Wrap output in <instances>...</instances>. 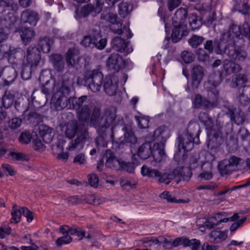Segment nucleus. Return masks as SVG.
Instances as JSON below:
<instances>
[{"label": "nucleus", "instance_id": "nucleus-29", "mask_svg": "<svg viewBox=\"0 0 250 250\" xmlns=\"http://www.w3.org/2000/svg\"><path fill=\"white\" fill-rule=\"evenodd\" d=\"M84 140L83 135L77 137L75 140L71 141L66 149L69 151H73L76 149H81L83 147Z\"/></svg>", "mask_w": 250, "mask_h": 250}, {"label": "nucleus", "instance_id": "nucleus-41", "mask_svg": "<svg viewBox=\"0 0 250 250\" xmlns=\"http://www.w3.org/2000/svg\"><path fill=\"white\" fill-rule=\"evenodd\" d=\"M11 214L12 216L11 222L19 223L22 214V208H19L17 205H13L11 210Z\"/></svg>", "mask_w": 250, "mask_h": 250}, {"label": "nucleus", "instance_id": "nucleus-49", "mask_svg": "<svg viewBox=\"0 0 250 250\" xmlns=\"http://www.w3.org/2000/svg\"><path fill=\"white\" fill-rule=\"evenodd\" d=\"M181 56L183 61L186 63L191 62L194 58L193 53L188 51L182 52Z\"/></svg>", "mask_w": 250, "mask_h": 250}, {"label": "nucleus", "instance_id": "nucleus-13", "mask_svg": "<svg viewBox=\"0 0 250 250\" xmlns=\"http://www.w3.org/2000/svg\"><path fill=\"white\" fill-rule=\"evenodd\" d=\"M129 42L119 37L114 38L111 42V46L115 50L121 53H125L126 55L130 53L133 51L131 47L129 46Z\"/></svg>", "mask_w": 250, "mask_h": 250}, {"label": "nucleus", "instance_id": "nucleus-26", "mask_svg": "<svg viewBox=\"0 0 250 250\" xmlns=\"http://www.w3.org/2000/svg\"><path fill=\"white\" fill-rule=\"evenodd\" d=\"M223 67L227 75L239 72L241 70L240 65L228 60L224 62Z\"/></svg>", "mask_w": 250, "mask_h": 250}, {"label": "nucleus", "instance_id": "nucleus-15", "mask_svg": "<svg viewBox=\"0 0 250 250\" xmlns=\"http://www.w3.org/2000/svg\"><path fill=\"white\" fill-rule=\"evenodd\" d=\"M104 88L105 92L108 95H115L118 89L116 79L114 77H106L104 81Z\"/></svg>", "mask_w": 250, "mask_h": 250}, {"label": "nucleus", "instance_id": "nucleus-64", "mask_svg": "<svg viewBox=\"0 0 250 250\" xmlns=\"http://www.w3.org/2000/svg\"><path fill=\"white\" fill-rule=\"evenodd\" d=\"M88 182L91 187L97 188L99 183L98 177L95 174H90L88 176Z\"/></svg>", "mask_w": 250, "mask_h": 250}, {"label": "nucleus", "instance_id": "nucleus-23", "mask_svg": "<svg viewBox=\"0 0 250 250\" xmlns=\"http://www.w3.org/2000/svg\"><path fill=\"white\" fill-rule=\"evenodd\" d=\"M79 59V50L75 48H70L66 56V61L67 64L73 66L78 63Z\"/></svg>", "mask_w": 250, "mask_h": 250}, {"label": "nucleus", "instance_id": "nucleus-48", "mask_svg": "<svg viewBox=\"0 0 250 250\" xmlns=\"http://www.w3.org/2000/svg\"><path fill=\"white\" fill-rule=\"evenodd\" d=\"M160 197L161 198L166 199L168 202H172V203H183V200L182 199H179L177 200L170 194L169 192L167 191H164L161 195Z\"/></svg>", "mask_w": 250, "mask_h": 250}, {"label": "nucleus", "instance_id": "nucleus-35", "mask_svg": "<svg viewBox=\"0 0 250 250\" xmlns=\"http://www.w3.org/2000/svg\"><path fill=\"white\" fill-rule=\"evenodd\" d=\"M24 51L20 47H15L10 46L8 51L5 54L7 58L13 59H19L23 55Z\"/></svg>", "mask_w": 250, "mask_h": 250}, {"label": "nucleus", "instance_id": "nucleus-20", "mask_svg": "<svg viewBox=\"0 0 250 250\" xmlns=\"http://www.w3.org/2000/svg\"><path fill=\"white\" fill-rule=\"evenodd\" d=\"M228 217L224 218L221 216V213L219 212L208 218L206 222V226L209 229H213L222 222H228Z\"/></svg>", "mask_w": 250, "mask_h": 250}, {"label": "nucleus", "instance_id": "nucleus-7", "mask_svg": "<svg viewBox=\"0 0 250 250\" xmlns=\"http://www.w3.org/2000/svg\"><path fill=\"white\" fill-rule=\"evenodd\" d=\"M243 163V160L235 156L226 159L218 164V169L222 176L231 174L238 169V166Z\"/></svg>", "mask_w": 250, "mask_h": 250}, {"label": "nucleus", "instance_id": "nucleus-14", "mask_svg": "<svg viewBox=\"0 0 250 250\" xmlns=\"http://www.w3.org/2000/svg\"><path fill=\"white\" fill-rule=\"evenodd\" d=\"M39 20V14L35 11L28 9L21 13V21L23 23H28L32 26H36Z\"/></svg>", "mask_w": 250, "mask_h": 250}, {"label": "nucleus", "instance_id": "nucleus-51", "mask_svg": "<svg viewBox=\"0 0 250 250\" xmlns=\"http://www.w3.org/2000/svg\"><path fill=\"white\" fill-rule=\"evenodd\" d=\"M45 128H46V131L48 133L46 134H43L42 135H41V136H42V140L45 143H49L52 141L53 139V129L49 127H45Z\"/></svg>", "mask_w": 250, "mask_h": 250}, {"label": "nucleus", "instance_id": "nucleus-57", "mask_svg": "<svg viewBox=\"0 0 250 250\" xmlns=\"http://www.w3.org/2000/svg\"><path fill=\"white\" fill-rule=\"evenodd\" d=\"M163 243L164 247L168 250H170L173 248L176 247V246H175L174 244V240L170 241L163 237L160 236L159 243Z\"/></svg>", "mask_w": 250, "mask_h": 250}, {"label": "nucleus", "instance_id": "nucleus-21", "mask_svg": "<svg viewBox=\"0 0 250 250\" xmlns=\"http://www.w3.org/2000/svg\"><path fill=\"white\" fill-rule=\"evenodd\" d=\"M63 144V140H59L57 144L52 145V149L54 154H57L58 151L59 152L57 156V159L66 162L69 157V153L68 152H62L64 149Z\"/></svg>", "mask_w": 250, "mask_h": 250}, {"label": "nucleus", "instance_id": "nucleus-58", "mask_svg": "<svg viewBox=\"0 0 250 250\" xmlns=\"http://www.w3.org/2000/svg\"><path fill=\"white\" fill-rule=\"evenodd\" d=\"M199 120L205 125H209L212 123L211 119L208 115L204 112L200 113L199 115Z\"/></svg>", "mask_w": 250, "mask_h": 250}, {"label": "nucleus", "instance_id": "nucleus-32", "mask_svg": "<svg viewBox=\"0 0 250 250\" xmlns=\"http://www.w3.org/2000/svg\"><path fill=\"white\" fill-rule=\"evenodd\" d=\"M78 126L76 121H71L66 125L65 134L68 138L74 137L78 130Z\"/></svg>", "mask_w": 250, "mask_h": 250}, {"label": "nucleus", "instance_id": "nucleus-4", "mask_svg": "<svg viewBox=\"0 0 250 250\" xmlns=\"http://www.w3.org/2000/svg\"><path fill=\"white\" fill-rule=\"evenodd\" d=\"M84 80L89 89L93 92H97L101 88L104 75L98 70H88L85 74Z\"/></svg>", "mask_w": 250, "mask_h": 250}, {"label": "nucleus", "instance_id": "nucleus-63", "mask_svg": "<svg viewBox=\"0 0 250 250\" xmlns=\"http://www.w3.org/2000/svg\"><path fill=\"white\" fill-rule=\"evenodd\" d=\"M241 32L243 36L250 37V25L247 22H245L241 26Z\"/></svg>", "mask_w": 250, "mask_h": 250}, {"label": "nucleus", "instance_id": "nucleus-46", "mask_svg": "<svg viewBox=\"0 0 250 250\" xmlns=\"http://www.w3.org/2000/svg\"><path fill=\"white\" fill-rule=\"evenodd\" d=\"M125 138L126 142L132 144H135L137 142V137L135 136L134 133L131 129H125L124 133Z\"/></svg>", "mask_w": 250, "mask_h": 250}, {"label": "nucleus", "instance_id": "nucleus-38", "mask_svg": "<svg viewBox=\"0 0 250 250\" xmlns=\"http://www.w3.org/2000/svg\"><path fill=\"white\" fill-rule=\"evenodd\" d=\"M50 59L56 70L58 71H62L63 70L64 63L61 55L53 54L51 56Z\"/></svg>", "mask_w": 250, "mask_h": 250}, {"label": "nucleus", "instance_id": "nucleus-30", "mask_svg": "<svg viewBox=\"0 0 250 250\" xmlns=\"http://www.w3.org/2000/svg\"><path fill=\"white\" fill-rule=\"evenodd\" d=\"M118 12L122 18H125L129 15L133 10V6L126 2H122L118 5Z\"/></svg>", "mask_w": 250, "mask_h": 250}, {"label": "nucleus", "instance_id": "nucleus-2", "mask_svg": "<svg viewBox=\"0 0 250 250\" xmlns=\"http://www.w3.org/2000/svg\"><path fill=\"white\" fill-rule=\"evenodd\" d=\"M188 134L187 135L186 141L181 137L178 138L179 144L178 145V152L175 155H178L182 149L185 151H188L192 149L193 144H198L200 143L199 136L200 133V128L199 125L194 122H189L188 127Z\"/></svg>", "mask_w": 250, "mask_h": 250}, {"label": "nucleus", "instance_id": "nucleus-1", "mask_svg": "<svg viewBox=\"0 0 250 250\" xmlns=\"http://www.w3.org/2000/svg\"><path fill=\"white\" fill-rule=\"evenodd\" d=\"M77 113L78 119L83 122L84 133L86 131L85 125H87L88 121L90 126L106 128L113 124L116 117V111L113 108H107L102 114L100 108L98 107L93 109L90 116L91 110L88 105L82 106Z\"/></svg>", "mask_w": 250, "mask_h": 250}, {"label": "nucleus", "instance_id": "nucleus-33", "mask_svg": "<svg viewBox=\"0 0 250 250\" xmlns=\"http://www.w3.org/2000/svg\"><path fill=\"white\" fill-rule=\"evenodd\" d=\"M205 102H206L205 98H203L200 94H196L192 100L193 106L196 109L203 108L208 110V107L206 105L207 104Z\"/></svg>", "mask_w": 250, "mask_h": 250}, {"label": "nucleus", "instance_id": "nucleus-53", "mask_svg": "<svg viewBox=\"0 0 250 250\" xmlns=\"http://www.w3.org/2000/svg\"><path fill=\"white\" fill-rule=\"evenodd\" d=\"M32 136L29 132H22L19 138V140L21 143L28 144L30 142Z\"/></svg>", "mask_w": 250, "mask_h": 250}, {"label": "nucleus", "instance_id": "nucleus-12", "mask_svg": "<svg viewBox=\"0 0 250 250\" xmlns=\"http://www.w3.org/2000/svg\"><path fill=\"white\" fill-rule=\"evenodd\" d=\"M106 65L109 69L118 72L125 67L126 62L119 54L112 53L107 58Z\"/></svg>", "mask_w": 250, "mask_h": 250}, {"label": "nucleus", "instance_id": "nucleus-47", "mask_svg": "<svg viewBox=\"0 0 250 250\" xmlns=\"http://www.w3.org/2000/svg\"><path fill=\"white\" fill-rule=\"evenodd\" d=\"M201 246V242L195 238L189 239L188 238L187 247H189L192 250H198Z\"/></svg>", "mask_w": 250, "mask_h": 250}, {"label": "nucleus", "instance_id": "nucleus-8", "mask_svg": "<svg viewBox=\"0 0 250 250\" xmlns=\"http://www.w3.org/2000/svg\"><path fill=\"white\" fill-rule=\"evenodd\" d=\"M220 83L219 82L212 83L210 81H208V84L209 85L206 88L207 92V97L206 102L207 104L206 106L208 107V110L216 107L219 104V91L216 88Z\"/></svg>", "mask_w": 250, "mask_h": 250}, {"label": "nucleus", "instance_id": "nucleus-42", "mask_svg": "<svg viewBox=\"0 0 250 250\" xmlns=\"http://www.w3.org/2000/svg\"><path fill=\"white\" fill-rule=\"evenodd\" d=\"M134 118L139 128L144 129L148 127L149 120L148 117L140 114L135 116Z\"/></svg>", "mask_w": 250, "mask_h": 250}, {"label": "nucleus", "instance_id": "nucleus-18", "mask_svg": "<svg viewBox=\"0 0 250 250\" xmlns=\"http://www.w3.org/2000/svg\"><path fill=\"white\" fill-rule=\"evenodd\" d=\"M188 10L187 8L181 7L178 9L172 18L174 26H179L184 24L187 19Z\"/></svg>", "mask_w": 250, "mask_h": 250}, {"label": "nucleus", "instance_id": "nucleus-52", "mask_svg": "<svg viewBox=\"0 0 250 250\" xmlns=\"http://www.w3.org/2000/svg\"><path fill=\"white\" fill-rule=\"evenodd\" d=\"M72 241V239L70 236L64 235L57 239L56 241V244L58 246H61L64 244H68Z\"/></svg>", "mask_w": 250, "mask_h": 250}, {"label": "nucleus", "instance_id": "nucleus-16", "mask_svg": "<svg viewBox=\"0 0 250 250\" xmlns=\"http://www.w3.org/2000/svg\"><path fill=\"white\" fill-rule=\"evenodd\" d=\"M4 86H9L11 84L17 77V73L15 69L12 67H6L1 72Z\"/></svg>", "mask_w": 250, "mask_h": 250}, {"label": "nucleus", "instance_id": "nucleus-59", "mask_svg": "<svg viewBox=\"0 0 250 250\" xmlns=\"http://www.w3.org/2000/svg\"><path fill=\"white\" fill-rule=\"evenodd\" d=\"M160 236L158 238L149 237L144 238L143 240V243L146 246H150L153 244L156 245L159 243Z\"/></svg>", "mask_w": 250, "mask_h": 250}, {"label": "nucleus", "instance_id": "nucleus-44", "mask_svg": "<svg viewBox=\"0 0 250 250\" xmlns=\"http://www.w3.org/2000/svg\"><path fill=\"white\" fill-rule=\"evenodd\" d=\"M205 40V38L200 36L193 35L188 40V43L193 48H197Z\"/></svg>", "mask_w": 250, "mask_h": 250}, {"label": "nucleus", "instance_id": "nucleus-10", "mask_svg": "<svg viewBox=\"0 0 250 250\" xmlns=\"http://www.w3.org/2000/svg\"><path fill=\"white\" fill-rule=\"evenodd\" d=\"M41 59L40 51L36 46H30L28 47L26 53V61L24 64L29 66L31 69L36 67Z\"/></svg>", "mask_w": 250, "mask_h": 250}, {"label": "nucleus", "instance_id": "nucleus-22", "mask_svg": "<svg viewBox=\"0 0 250 250\" xmlns=\"http://www.w3.org/2000/svg\"><path fill=\"white\" fill-rule=\"evenodd\" d=\"M232 33L234 36L236 38H239L241 35V26L238 25L232 24L230 26L228 32L224 33L222 34L221 38L222 41L224 42H229L231 39V34Z\"/></svg>", "mask_w": 250, "mask_h": 250}, {"label": "nucleus", "instance_id": "nucleus-54", "mask_svg": "<svg viewBox=\"0 0 250 250\" xmlns=\"http://www.w3.org/2000/svg\"><path fill=\"white\" fill-rule=\"evenodd\" d=\"M247 218L244 217L243 218L240 220H239L236 222L233 223L230 227L229 230L231 232V233H233L234 231H235L238 229L240 228L243 224L245 222Z\"/></svg>", "mask_w": 250, "mask_h": 250}, {"label": "nucleus", "instance_id": "nucleus-62", "mask_svg": "<svg viewBox=\"0 0 250 250\" xmlns=\"http://www.w3.org/2000/svg\"><path fill=\"white\" fill-rule=\"evenodd\" d=\"M10 155L12 158L17 161H28V158L26 155L22 153L10 152Z\"/></svg>", "mask_w": 250, "mask_h": 250}, {"label": "nucleus", "instance_id": "nucleus-39", "mask_svg": "<svg viewBox=\"0 0 250 250\" xmlns=\"http://www.w3.org/2000/svg\"><path fill=\"white\" fill-rule=\"evenodd\" d=\"M188 21L192 30L199 29L202 24L200 18L196 14H190Z\"/></svg>", "mask_w": 250, "mask_h": 250}, {"label": "nucleus", "instance_id": "nucleus-43", "mask_svg": "<svg viewBox=\"0 0 250 250\" xmlns=\"http://www.w3.org/2000/svg\"><path fill=\"white\" fill-rule=\"evenodd\" d=\"M248 81L247 77L246 75L239 74L233 76L232 82L234 86L233 87H236L246 83Z\"/></svg>", "mask_w": 250, "mask_h": 250}, {"label": "nucleus", "instance_id": "nucleus-27", "mask_svg": "<svg viewBox=\"0 0 250 250\" xmlns=\"http://www.w3.org/2000/svg\"><path fill=\"white\" fill-rule=\"evenodd\" d=\"M188 34V32L183 29L182 25L174 26L171 34V39L174 42L176 43L179 42L183 36H186Z\"/></svg>", "mask_w": 250, "mask_h": 250}, {"label": "nucleus", "instance_id": "nucleus-31", "mask_svg": "<svg viewBox=\"0 0 250 250\" xmlns=\"http://www.w3.org/2000/svg\"><path fill=\"white\" fill-rule=\"evenodd\" d=\"M154 131L157 138L160 141H164L169 136L168 128L165 125L160 126Z\"/></svg>", "mask_w": 250, "mask_h": 250}, {"label": "nucleus", "instance_id": "nucleus-34", "mask_svg": "<svg viewBox=\"0 0 250 250\" xmlns=\"http://www.w3.org/2000/svg\"><path fill=\"white\" fill-rule=\"evenodd\" d=\"M141 173L144 176L149 178H158L161 176V173L157 169L143 166L141 168Z\"/></svg>", "mask_w": 250, "mask_h": 250}, {"label": "nucleus", "instance_id": "nucleus-36", "mask_svg": "<svg viewBox=\"0 0 250 250\" xmlns=\"http://www.w3.org/2000/svg\"><path fill=\"white\" fill-rule=\"evenodd\" d=\"M97 131L99 132V135L96 138V143L98 147H106L107 146V142L106 141L104 134V131L107 128L97 127Z\"/></svg>", "mask_w": 250, "mask_h": 250}, {"label": "nucleus", "instance_id": "nucleus-6", "mask_svg": "<svg viewBox=\"0 0 250 250\" xmlns=\"http://www.w3.org/2000/svg\"><path fill=\"white\" fill-rule=\"evenodd\" d=\"M106 19L109 22L113 24L110 29L114 34L117 35H125L124 37L131 38L132 33L129 28L128 25H122V23L117 21L118 17L113 13H108L106 15Z\"/></svg>", "mask_w": 250, "mask_h": 250}, {"label": "nucleus", "instance_id": "nucleus-24", "mask_svg": "<svg viewBox=\"0 0 250 250\" xmlns=\"http://www.w3.org/2000/svg\"><path fill=\"white\" fill-rule=\"evenodd\" d=\"M86 99V96H82L78 99L71 97L67 100L68 104V108L79 110Z\"/></svg>", "mask_w": 250, "mask_h": 250}, {"label": "nucleus", "instance_id": "nucleus-61", "mask_svg": "<svg viewBox=\"0 0 250 250\" xmlns=\"http://www.w3.org/2000/svg\"><path fill=\"white\" fill-rule=\"evenodd\" d=\"M188 238L186 236L177 237L174 240V244L176 247L182 245L184 247H187Z\"/></svg>", "mask_w": 250, "mask_h": 250}, {"label": "nucleus", "instance_id": "nucleus-45", "mask_svg": "<svg viewBox=\"0 0 250 250\" xmlns=\"http://www.w3.org/2000/svg\"><path fill=\"white\" fill-rule=\"evenodd\" d=\"M21 119L18 117L13 118L8 121L7 126L12 130L19 128L22 124Z\"/></svg>", "mask_w": 250, "mask_h": 250}, {"label": "nucleus", "instance_id": "nucleus-28", "mask_svg": "<svg viewBox=\"0 0 250 250\" xmlns=\"http://www.w3.org/2000/svg\"><path fill=\"white\" fill-rule=\"evenodd\" d=\"M20 33L22 40L26 44L30 42L35 35V31L30 28H21Z\"/></svg>", "mask_w": 250, "mask_h": 250}, {"label": "nucleus", "instance_id": "nucleus-25", "mask_svg": "<svg viewBox=\"0 0 250 250\" xmlns=\"http://www.w3.org/2000/svg\"><path fill=\"white\" fill-rule=\"evenodd\" d=\"M152 153V147L150 144L144 143L138 150V155L142 159H146L149 158Z\"/></svg>", "mask_w": 250, "mask_h": 250}, {"label": "nucleus", "instance_id": "nucleus-11", "mask_svg": "<svg viewBox=\"0 0 250 250\" xmlns=\"http://www.w3.org/2000/svg\"><path fill=\"white\" fill-rule=\"evenodd\" d=\"M225 52L228 56L236 61H244L247 57V53L241 47L236 45H229L225 49Z\"/></svg>", "mask_w": 250, "mask_h": 250}, {"label": "nucleus", "instance_id": "nucleus-19", "mask_svg": "<svg viewBox=\"0 0 250 250\" xmlns=\"http://www.w3.org/2000/svg\"><path fill=\"white\" fill-rule=\"evenodd\" d=\"M228 230L220 231L213 230L211 231L209 235L210 242L213 244H219L228 238Z\"/></svg>", "mask_w": 250, "mask_h": 250}, {"label": "nucleus", "instance_id": "nucleus-9", "mask_svg": "<svg viewBox=\"0 0 250 250\" xmlns=\"http://www.w3.org/2000/svg\"><path fill=\"white\" fill-rule=\"evenodd\" d=\"M186 170V169L183 167H177L175 168L172 172L169 173H165L163 175H161L159 178V182L160 183H165L166 184H168L172 180L176 178H178L179 179L177 181L178 183L179 181L182 180H186L188 178V176H186L183 174L184 171ZM188 172V174H190L189 170L188 169H186Z\"/></svg>", "mask_w": 250, "mask_h": 250}, {"label": "nucleus", "instance_id": "nucleus-40", "mask_svg": "<svg viewBox=\"0 0 250 250\" xmlns=\"http://www.w3.org/2000/svg\"><path fill=\"white\" fill-rule=\"evenodd\" d=\"M52 44L53 41L50 38L46 37L41 39L39 42V46L40 48L42 51L45 53H47L50 52L51 46Z\"/></svg>", "mask_w": 250, "mask_h": 250}, {"label": "nucleus", "instance_id": "nucleus-37", "mask_svg": "<svg viewBox=\"0 0 250 250\" xmlns=\"http://www.w3.org/2000/svg\"><path fill=\"white\" fill-rule=\"evenodd\" d=\"M16 22L15 17L10 15L0 19V27L4 29L10 28Z\"/></svg>", "mask_w": 250, "mask_h": 250}, {"label": "nucleus", "instance_id": "nucleus-56", "mask_svg": "<svg viewBox=\"0 0 250 250\" xmlns=\"http://www.w3.org/2000/svg\"><path fill=\"white\" fill-rule=\"evenodd\" d=\"M237 99L240 103L243 105H245L249 103L250 100L247 98L245 94H243V92L241 91V88L239 89Z\"/></svg>", "mask_w": 250, "mask_h": 250}, {"label": "nucleus", "instance_id": "nucleus-3", "mask_svg": "<svg viewBox=\"0 0 250 250\" xmlns=\"http://www.w3.org/2000/svg\"><path fill=\"white\" fill-rule=\"evenodd\" d=\"M70 92V87L65 83H62V86L55 92L51 101V106L56 110H61L68 106L67 96Z\"/></svg>", "mask_w": 250, "mask_h": 250}, {"label": "nucleus", "instance_id": "nucleus-5", "mask_svg": "<svg viewBox=\"0 0 250 250\" xmlns=\"http://www.w3.org/2000/svg\"><path fill=\"white\" fill-rule=\"evenodd\" d=\"M190 73L191 80L186 88L188 93L194 92L198 89L205 75V69L202 66L196 65L192 68Z\"/></svg>", "mask_w": 250, "mask_h": 250}, {"label": "nucleus", "instance_id": "nucleus-55", "mask_svg": "<svg viewBox=\"0 0 250 250\" xmlns=\"http://www.w3.org/2000/svg\"><path fill=\"white\" fill-rule=\"evenodd\" d=\"M95 40V38H92L90 36H86L84 37L83 40L81 42V43L85 47H94L93 41Z\"/></svg>", "mask_w": 250, "mask_h": 250}, {"label": "nucleus", "instance_id": "nucleus-17", "mask_svg": "<svg viewBox=\"0 0 250 250\" xmlns=\"http://www.w3.org/2000/svg\"><path fill=\"white\" fill-rule=\"evenodd\" d=\"M105 156L107 158L105 162L107 167L115 170L121 169L122 161L116 158L111 153L110 150L108 149L106 151Z\"/></svg>", "mask_w": 250, "mask_h": 250}, {"label": "nucleus", "instance_id": "nucleus-60", "mask_svg": "<svg viewBox=\"0 0 250 250\" xmlns=\"http://www.w3.org/2000/svg\"><path fill=\"white\" fill-rule=\"evenodd\" d=\"M93 11H95L94 6L91 4H88L83 7L81 10V14L83 17H85Z\"/></svg>", "mask_w": 250, "mask_h": 250}, {"label": "nucleus", "instance_id": "nucleus-50", "mask_svg": "<svg viewBox=\"0 0 250 250\" xmlns=\"http://www.w3.org/2000/svg\"><path fill=\"white\" fill-rule=\"evenodd\" d=\"M216 45L218 48H220V43L217 41L213 43L211 40L207 41L204 44L205 49L208 51L209 53H211L213 51L214 46Z\"/></svg>", "mask_w": 250, "mask_h": 250}]
</instances>
